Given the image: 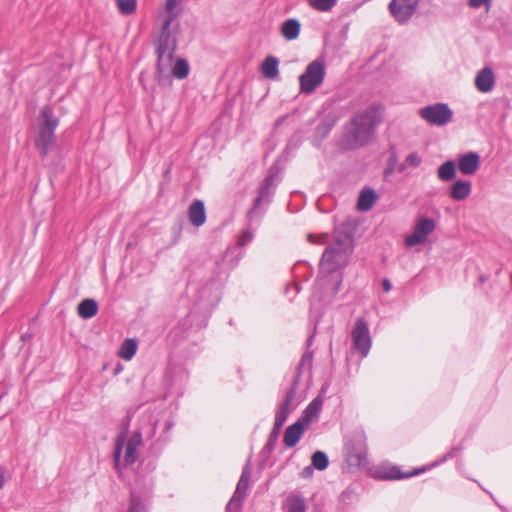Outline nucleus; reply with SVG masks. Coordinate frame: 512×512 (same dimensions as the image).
Listing matches in <instances>:
<instances>
[{
    "label": "nucleus",
    "instance_id": "8fccbe9b",
    "mask_svg": "<svg viewBox=\"0 0 512 512\" xmlns=\"http://www.w3.org/2000/svg\"><path fill=\"white\" fill-rule=\"evenodd\" d=\"M158 83L162 86H168V87H171L172 86V79L168 76H161L159 77L158 79Z\"/></svg>",
    "mask_w": 512,
    "mask_h": 512
},
{
    "label": "nucleus",
    "instance_id": "58836bf2",
    "mask_svg": "<svg viewBox=\"0 0 512 512\" xmlns=\"http://www.w3.org/2000/svg\"><path fill=\"white\" fill-rule=\"evenodd\" d=\"M421 162V157L416 152H412L406 157L404 162L398 166V172H404L407 167L417 168L421 164Z\"/></svg>",
    "mask_w": 512,
    "mask_h": 512
},
{
    "label": "nucleus",
    "instance_id": "6e6d98bb",
    "mask_svg": "<svg viewBox=\"0 0 512 512\" xmlns=\"http://www.w3.org/2000/svg\"><path fill=\"white\" fill-rule=\"evenodd\" d=\"M4 472L0 469V489L4 486Z\"/></svg>",
    "mask_w": 512,
    "mask_h": 512
},
{
    "label": "nucleus",
    "instance_id": "a211bd4d",
    "mask_svg": "<svg viewBox=\"0 0 512 512\" xmlns=\"http://www.w3.org/2000/svg\"><path fill=\"white\" fill-rule=\"evenodd\" d=\"M277 182V173L269 172L258 189L257 197L254 200L256 205L269 204L271 202Z\"/></svg>",
    "mask_w": 512,
    "mask_h": 512
},
{
    "label": "nucleus",
    "instance_id": "cd10ccee",
    "mask_svg": "<svg viewBox=\"0 0 512 512\" xmlns=\"http://www.w3.org/2000/svg\"><path fill=\"white\" fill-rule=\"evenodd\" d=\"M285 512H306V503L300 493H290L284 502Z\"/></svg>",
    "mask_w": 512,
    "mask_h": 512
},
{
    "label": "nucleus",
    "instance_id": "473e14b6",
    "mask_svg": "<svg viewBox=\"0 0 512 512\" xmlns=\"http://www.w3.org/2000/svg\"><path fill=\"white\" fill-rule=\"evenodd\" d=\"M437 176L443 182L453 180L456 176V163L453 160H448L441 164L438 167Z\"/></svg>",
    "mask_w": 512,
    "mask_h": 512
},
{
    "label": "nucleus",
    "instance_id": "f3484780",
    "mask_svg": "<svg viewBox=\"0 0 512 512\" xmlns=\"http://www.w3.org/2000/svg\"><path fill=\"white\" fill-rule=\"evenodd\" d=\"M357 231V223L354 220L347 219L335 226L333 230V241L354 247V237Z\"/></svg>",
    "mask_w": 512,
    "mask_h": 512
},
{
    "label": "nucleus",
    "instance_id": "de8ad7c7",
    "mask_svg": "<svg viewBox=\"0 0 512 512\" xmlns=\"http://www.w3.org/2000/svg\"><path fill=\"white\" fill-rule=\"evenodd\" d=\"M314 469L315 468L312 465L304 467L300 473L301 477L304 479L312 477Z\"/></svg>",
    "mask_w": 512,
    "mask_h": 512
},
{
    "label": "nucleus",
    "instance_id": "13d9d810",
    "mask_svg": "<svg viewBox=\"0 0 512 512\" xmlns=\"http://www.w3.org/2000/svg\"><path fill=\"white\" fill-rule=\"evenodd\" d=\"M294 288H295L296 292H297V293H299V291H300V285H299L298 283H295V284H294Z\"/></svg>",
    "mask_w": 512,
    "mask_h": 512
},
{
    "label": "nucleus",
    "instance_id": "a878e982",
    "mask_svg": "<svg viewBox=\"0 0 512 512\" xmlns=\"http://www.w3.org/2000/svg\"><path fill=\"white\" fill-rule=\"evenodd\" d=\"M301 30V23L296 18H289L285 20L281 27L280 33L287 41H293L298 38Z\"/></svg>",
    "mask_w": 512,
    "mask_h": 512
},
{
    "label": "nucleus",
    "instance_id": "b1692460",
    "mask_svg": "<svg viewBox=\"0 0 512 512\" xmlns=\"http://www.w3.org/2000/svg\"><path fill=\"white\" fill-rule=\"evenodd\" d=\"M304 433V423L301 419L288 426L284 432L283 442L288 448H292L297 445Z\"/></svg>",
    "mask_w": 512,
    "mask_h": 512
},
{
    "label": "nucleus",
    "instance_id": "49530a36",
    "mask_svg": "<svg viewBox=\"0 0 512 512\" xmlns=\"http://www.w3.org/2000/svg\"><path fill=\"white\" fill-rule=\"evenodd\" d=\"M328 238H329V235L327 233L322 234L319 237H317L313 234L308 235L309 242L313 243V244H324L327 242Z\"/></svg>",
    "mask_w": 512,
    "mask_h": 512
},
{
    "label": "nucleus",
    "instance_id": "39448f33",
    "mask_svg": "<svg viewBox=\"0 0 512 512\" xmlns=\"http://www.w3.org/2000/svg\"><path fill=\"white\" fill-rule=\"evenodd\" d=\"M142 444V434L139 431L133 432L125 441L123 436H118L113 451V464L119 476L127 467L133 465L139 457L138 447Z\"/></svg>",
    "mask_w": 512,
    "mask_h": 512
},
{
    "label": "nucleus",
    "instance_id": "bf43d9fd",
    "mask_svg": "<svg viewBox=\"0 0 512 512\" xmlns=\"http://www.w3.org/2000/svg\"><path fill=\"white\" fill-rule=\"evenodd\" d=\"M479 280H480V282H484V281H486V278H485V276L482 275V276H480Z\"/></svg>",
    "mask_w": 512,
    "mask_h": 512
},
{
    "label": "nucleus",
    "instance_id": "c9c22d12",
    "mask_svg": "<svg viewBox=\"0 0 512 512\" xmlns=\"http://www.w3.org/2000/svg\"><path fill=\"white\" fill-rule=\"evenodd\" d=\"M190 72V65L184 58L176 60L172 67V74L176 79L182 80L188 77Z\"/></svg>",
    "mask_w": 512,
    "mask_h": 512
},
{
    "label": "nucleus",
    "instance_id": "c756f323",
    "mask_svg": "<svg viewBox=\"0 0 512 512\" xmlns=\"http://www.w3.org/2000/svg\"><path fill=\"white\" fill-rule=\"evenodd\" d=\"M138 341L135 338H126L119 347L118 356L130 361L137 353Z\"/></svg>",
    "mask_w": 512,
    "mask_h": 512
},
{
    "label": "nucleus",
    "instance_id": "4c0bfd02",
    "mask_svg": "<svg viewBox=\"0 0 512 512\" xmlns=\"http://www.w3.org/2000/svg\"><path fill=\"white\" fill-rule=\"evenodd\" d=\"M311 462H312L311 465L315 469H317L319 471H323L329 465V458H328V456H327V454L325 452H323V451H316L312 455Z\"/></svg>",
    "mask_w": 512,
    "mask_h": 512
},
{
    "label": "nucleus",
    "instance_id": "4be33fe9",
    "mask_svg": "<svg viewBox=\"0 0 512 512\" xmlns=\"http://www.w3.org/2000/svg\"><path fill=\"white\" fill-rule=\"evenodd\" d=\"M480 166V156L476 152L462 154L458 159V168L464 175H473Z\"/></svg>",
    "mask_w": 512,
    "mask_h": 512
},
{
    "label": "nucleus",
    "instance_id": "20e7f679",
    "mask_svg": "<svg viewBox=\"0 0 512 512\" xmlns=\"http://www.w3.org/2000/svg\"><path fill=\"white\" fill-rule=\"evenodd\" d=\"M255 230L256 228L248 226L238 237L237 243L234 246L228 247L223 256L210 259L215 266L214 278H219L222 274L226 273V266L228 270H232L239 264L244 257L242 248L252 242Z\"/></svg>",
    "mask_w": 512,
    "mask_h": 512
},
{
    "label": "nucleus",
    "instance_id": "a18cd8bd",
    "mask_svg": "<svg viewBox=\"0 0 512 512\" xmlns=\"http://www.w3.org/2000/svg\"><path fill=\"white\" fill-rule=\"evenodd\" d=\"M337 2H309L314 10L319 12H329L333 9Z\"/></svg>",
    "mask_w": 512,
    "mask_h": 512
},
{
    "label": "nucleus",
    "instance_id": "1a4fd4ad",
    "mask_svg": "<svg viewBox=\"0 0 512 512\" xmlns=\"http://www.w3.org/2000/svg\"><path fill=\"white\" fill-rule=\"evenodd\" d=\"M188 379L189 373L184 366L169 363L163 379L164 398L183 396Z\"/></svg>",
    "mask_w": 512,
    "mask_h": 512
},
{
    "label": "nucleus",
    "instance_id": "37998d69",
    "mask_svg": "<svg viewBox=\"0 0 512 512\" xmlns=\"http://www.w3.org/2000/svg\"><path fill=\"white\" fill-rule=\"evenodd\" d=\"M116 4L122 15H131L137 9V2H116Z\"/></svg>",
    "mask_w": 512,
    "mask_h": 512
},
{
    "label": "nucleus",
    "instance_id": "dca6fc26",
    "mask_svg": "<svg viewBox=\"0 0 512 512\" xmlns=\"http://www.w3.org/2000/svg\"><path fill=\"white\" fill-rule=\"evenodd\" d=\"M250 477H251V468H250V464L247 463L243 467L240 479L236 486V490L226 506V512H230L233 509H235L236 511L240 510L242 501L244 500V498L246 497V494H247Z\"/></svg>",
    "mask_w": 512,
    "mask_h": 512
},
{
    "label": "nucleus",
    "instance_id": "412c9836",
    "mask_svg": "<svg viewBox=\"0 0 512 512\" xmlns=\"http://www.w3.org/2000/svg\"><path fill=\"white\" fill-rule=\"evenodd\" d=\"M495 73L489 66L480 69L474 79L476 89L481 93H490L495 87Z\"/></svg>",
    "mask_w": 512,
    "mask_h": 512
},
{
    "label": "nucleus",
    "instance_id": "ea45409f",
    "mask_svg": "<svg viewBox=\"0 0 512 512\" xmlns=\"http://www.w3.org/2000/svg\"><path fill=\"white\" fill-rule=\"evenodd\" d=\"M129 512H147L146 505L134 489L131 491Z\"/></svg>",
    "mask_w": 512,
    "mask_h": 512
},
{
    "label": "nucleus",
    "instance_id": "603ef678",
    "mask_svg": "<svg viewBox=\"0 0 512 512\" xmlns=\"http://www.w3.org/2000/svg\"><path fill=\"white\" fill-rule=\"evenodd\" d=\"M382 288L384 290V292H389L392 288V284H391V281L388 279V278H384L382 280Z\"/></svg>",
    "mask_w": 512,
    "mask_h": 512
},
{
    "label": "nucleus",
    "instance_id": "ddd939ff",
    "mask_svg": "<svg viewBox=\"0 0 512 512\" xmlns=\"http://www.w3.org/2000/svg\"><path fill=\"white\" fill-rule=\"evenodd\" d=\"M351 338L353 349L360 353L361 358L367 357L372 346V338L368 322L364 317L356 319L351 330Z\"/></svg>",
    "mask_w": 512,
    "mask_h": 512
},
{
    "label": "nucleus",
    "instance_id": "393cba45",
    "mask_svg": "<svg viewBox=\"0 0 512 512\" xmlns=\"http://www.w3.org/2000/svg\"><path fill=\"white\" fill-rule=\"evenodd\" d=\"M388 154L386 166L383 170V180L385 182H390L391 176L398 171V166L401 164L399 163L398 151L394 145L389 147Z\"/></svg>",
    "mask_w": 512,
    "mask_h": 512
},
{
    "label": "nucleus",
    "instance_id": "4d7b16f0",
    "mask_svg": "<svg viewBox=\"0 0 512 512\" xmlns=\"http://www.w3.org/2000/svg\"><path fill=\"white\" fill-rule=\"evenodd\" d=\"M312 341H313V335H311V336L309 337V339L307 340V345H308V347L312 345Z\"/></svg>",
    "mask_w": 512,
    "mask_h": 512
},
{
    "label": "nucleus",
    "instance_id": "a19ab883",
    "mask_svg": "<svg viewBox=\"0 0 512 512\" xmlns=\"http://www.w3.org/2000/svg\"><path fill=\"white\" fill-rule=\"evenodd\" d=\"M291 412H292V409H286V408L279 407L275 414L273 428L281 430Z\"/></svg>",
    "mask_w": 512,
    "mask_h": 512
},
{
    "label": "nucleus",
    "instance_id": "bb28decb",
    "mask_svg": "<svg viewBox=\"0 0 512 512\" xmlns=\"http://www.w3.org/2000/svg\"><path fill=\"white\" fill-rule=\"evenodd\" d=\"M323 407V398L321 395L315 397L303 411L302 419L306 425H309L315 418L318 417Z\"/></svg>",
    "mask_w": 512,
    "mask_h": 512
},
{
    "label": "nucleus",
    "instance_id": "423d86ee",
    "mask_svg": "<svg viewBox=\"0 0 512 512\" xmlns=\"http://www.w3.org/2000/svg\"><path fill=\"white\" fill-rule=\"evenodd\" d=\"M59 125V118L55 116L51 106L46 105L41 109L40 126L34 139L35 148L41 157L48 156L55 144V130Z\"/></svg>",
    "mask_w": 512,
    "mask_h": 512
},
{
    "label": "nucleus",
    "instance_id": "9d476101",
    "mask_svg": "<svg viewBox=\"0 0 512 512\" xmlns=\"http://www.w3.org/2000/svg\"><path fill=\"white\" fill-rule=\"evenodd\" d=\"M312 366H313V352L307 350L301 357L300 362L296 368L292 383L288 391L286 392V395L284 397V400L279 405L280 408H286V409H294L296 407V404H294V400L297 394V390L299 387V383L301 380L302 375L307 372L309 379L312 378Z\"/></svg>",
    "mask_w": 512,
    "mask_h": 512
},
{
    "label": "nucleus",
    "instance_id": "6e6552de",
    "mask_svg": "<svg viewBox=\"0 0 512 512\" xmlns=\"http://www.w3.org/2000/svg\"><path fill=\"white\" fill-rule=\"evenodd\" d=\"M460 446H455L451 448L447 453H445L441 458L437 459L433 463L423 466L421 468L413 469L412 471L402 473L399 466L392 465L388 467H381L376 471V478L381 480H400L405 478H410L414 476H418L434 467L439 466L440 464L452 459L456 452L460 451Z\"/></svg>",
    "mask_w": 512,
    "mask_h": 512
},
{
    "label": "nucleus",
    "instance_id": "e433bc0d",
    "mask_svg": "<svg viewBox=\"0 0 512 512\" xmlns=\"http://www.w3.org/2000/svg\"><path fill=\"white\" fill-rule=\"evenodd\" d=\"M337 122V117L334 115H327L321 123H319L316 127V133L320 135L322 138H325L329 135L332 128L335 126Z\"/></svg>",
    "mask_w": 512,
    "mask_h": 512
},
{
    "label": "nucleus",
    "instance_id": "5fc2aeb1",
    "mask_svg": "<svg viewBox=\"0 0 512 512\" xmlns=\"http://www.w3.org/2000/svg\"><path fill=\"white\" fill-rule=\"evenodd\" d=\"M286 117L287 116H282V117L278 118L275 122V127H279L283 123V121L286 119Z\"/></svg>",
    "mask_w": 512,
    "mask_h": 512
},
{
    "label": "nucleus",
    "instance_id": "5701e85b",
    "mask_svg": "<svg viewBox=\"0 0 512 512\" xmlns=\"http://www.w3.org/2000/svg\"><path fill=\"white\" fill-rule=\"evenodd\" d=\"M188 219L192 226L200 227L206 222L205 204L200 199H195L188 208Z\"/></svg>",
    "mask_w": 512,
    "mask_h": 512
},
{
    "label": "nucleus",
    "instance_id": "09e8293b",
    "mask_svg": "<svg viewBox=\"0 0 512 512\" xmlns=\"http://www.w3.org/2000/svg\"><path fill=\"white\" fill-rule=\"evenodd\" d=\"M468 4L473 8H479L484 5L486 11H489L491 6V2H468Z\"/></svg>",
    "mask_w": 512,
    "mask_h": 512
},
{
    "label": "nucleus",
    "instance_id": "9b49d317",
    "mask_svg": "<svg viewBox=\"0 0 512 512\" xmlns=\"http://www.w3.org/2000/svg\"><path fill=\"white\" fill-rule=\"evenodd\" d=\"M326 75L325 62L317 58L310 62L304 73L299 76L300 90L302 93H313L324 81Z\"/></svg>",
    "mask_w": 512,
    "mask_h": 512
},
{
    "label": "nucleus",
    "instance_id": "3c124183",
    "mask_svg": "<svg viewBox=\"0 0 512 512\" xmlns=\"http://www.w3.org/2000/svg\"><path fill=\"white\" fill-rule=\"evenodd\" d=\"M215 285H216V284H215V282H214V280H213L211 283H209V285H208V289H209V290L213 289V288L215 287ZM206 290H207V287H204V288H202V289L199 291V294H200V295H199V298H200V300H201V301L203 300V298H204V296H205Z\"/></svg>",
    "mask_w": 512,
    "mask_h": 512
},
{
    "label": "nucleus",
    "instance_id": "aec40b11",
    "mask_svg": "<svg viewBox=\"0 0 512 512\" xmlns=\"http://www.w3.org/2000/svg\"><path fill=\"white\" fill-rule=\"evenodd\" d=\"M419 2H389V11L399 23L407 22L415 13Z\"/></svg>",
    "mask_w": 512,
    "mask_h": 512
},
{
    "label": "nucleus",
    "instance_id": "7c9ffc66",
    "mask_svg": "<svg viewBox=\"0 0 512 512\" xmlns=\"http://www.w3.org/2000/svg\"><path fill=\"white\" fill-rule=\"evenodd\" d=\"M261 72L268 79H275L279 74V60L275 56H268L261 65Z\"/></svg>",
    "mask_w": 512,
    "mask_h": 512
},
{
    "label": "nucleus",
    "instance_id": "f03ea898",
    "mask_svg": "<svg viewBox=\"0 0 512 512\" xmlns=\"http://www.w3.org/2000/svg\"><path fill=\"white\" fill-rule=\"evenodd\" d=\"M383 106L372 103L356 113L346 125L341 145L346 150H354L368 144L382 121Z\"/></svg>",
    "mask_w": 512,
    "mask_h": 512
},
{
    "label": "nucleus",
    "instance_id": "2f4dec72",
    "mask_svg": "<svg viewBox=\"0 0 512 512\" xmlns=\"http://www.w3.org/2000/svg\"><path fill=\"white\" fill-rule=\"evenodd\" d=\"M78 315L83 319H90L98 312V303L94 299H84L77 308Z\"/></svg>",
    "mask_w": 512,
    "mask_h": 512
},
{
    "label": "nucleus",
    "instance_id": "f257e3e1",
    "mask_svg": "<svg viewBox=\"0 0 512 512\" xmlns=\"http://www.w3.org/2000/svg\"><path fill=\"white\" fill-rule=\"evenodd\" d=\"M182 13L181 2H165V6L157 12L153 44L157 56L158 72H163V62L165 60L170 62L178 48Z\"/></svg>",
    "mask_w": 512,
    "mask_h": 512
},
{
    "label": "nucleus",
    "instance_id": "864d4df0",
    "mask_svg": "<svg viewBox=\"0 0 512 512\" xmlns=\"http://www.w3.org/2000/svg\"><path fill=\"white\" fill-rule=\"evenodd\" d=\"M123 371V366L121 363H118L116 367L114 368L113 374L118 375Z\"/></svg>",
    "mask_w": 512,
    "mask_h": 512
},
{
    "label": "nucleus",
    "instance_id": "c85d7f7f",
    "mask_svg": "<svg viewBox=\"0 0 512 512\" xmlns=\"http://www.w3.org/2000/svg\"><path fill=\"white\" fill-rule=\"evenodd\" d=\"M472 191V185L470 181L457 180L451 187L450 196L456 201L465 200Z\"/></svg>",
    "mask_w": 512,
    "mask_h": 512
},
{
    "label": "nucleus",
    "instance_id": "7ed1b4c3",
    "mask_svg": "<svg viewBox=\"0 0 512 512\" xmlns=\"http://www.w3.org/2000/svg\"><path fill=\"white\" fill-rule=\"evenodd\" d=\"M354 247L332 241L324 250L319 263L318 281L330 284L332 294L340 291L343 282V269L348 265Z\"/></svg>",
    "mask_w": 512,
    "mask_h": 512
},
{
    "label": "nucleus",
    "instance_id": "72a5a7b5",
    "mask_svg": "<svg viewBox=\"0 0 512 512\" xmlns=\"http://www.w3.org/2000/svg\"><path fill=\"white\" fill-rule=\"evenodd\" d=\"M377 200V194L373 189L363 190L358 199V209L361 211L370 210Z\"/></svg>",
    "mask_w": 512,
    "mask_h": 512
},
{
    "label": "nucleus",
    "instance_id": "c03bdc74",
    "mask_svg": "<svg viewBox=\"0 0 512 512\" xmlns=\"http://www.w3.org/2000/svg\"><path fill=\"white\" fill-rule=\"evenodd\" d=\"M356 500V494L353 489L347 488L340 495V502L348 506Z\"/></svg>",
    "mask_w": 512,
    "mask_h": 512
},
{
    "label": "nucleus",
    "instance_id": "2eb2a0df",
    "mask_svg": "<svg viewBox=\"0 0 512 512\" xmlns=\"http://www.w3.org/2000/svg\"><path fill=\"white\" fill-rule=\"evenodd\" d=\"M435 227L436 225L433 219L428 217L421 218L414 226L412 234L405 237V244L408 247L423 244L427 240L428 235L435 230Z\"/></svg>",
    "mask_w": 512,
    "mask_h": 512
},
{
    "label": "nucleus",
    "instance_id": "f704fd0d",
    "mask_svg": "<svg viewBox=\"0 0 512 512\" xmlns=\"http://www.w3.org/2000/svg\"><path fill=\"white\" fill-rule=\"evenodd\" d=\"M265 214V209L261 205H256L254 202L253 207L247 213L248 226L257 227L260 225L261 220Z\"/></svg>",
    "mask_w": 512,
    "mask_h": 512
},
{
    "label": "nucleus",
    "instance_id": "4468645a",
    "mask_svg": "<svg viewBox=\"0 0 512 512\" xmlns=\"http://www.w3.org/2000/svg\"><path fill=\"white\" fill-rule=\"evenodd\" d=\"M175 425L173 417L169 416L165 419L155 420L150 428L149 435L156 437L155 441L152 442L151 447L154 450L160 451L170 441L171 431Z\"/></svg>",
    "mask_w": 512,
    "mask_h": 512
},
{
    "label": "nucleus",
    "instance_id": "0eeeda50",
    "mask_svg": "<svg viewBox=\"0 0 512 512\" xmlns=\"http://www.w3.org/2000/svg\"><path fill=\"white\" fill-rule=\"evenodd\" d=\"M344 455L349 466L361 467L368 464V445L364 431L356 430L346 440Z\"/></svg>",
    "mask_w": 512,
    "mask_h": 512
},
{
    "label": "nucleus",
    "instance_id": "6ab92c4d",
    "mask_svg": "<svg viewBox=\"0 0 512 512\" xmlns=\"http://www.w3.org/2000/svg\"><path fill=\"white\" fill-rule=\"evenodd\" d=\"M277 182V173L269 172L258 189L257 197L254 200L256 205L269 204L271 202Z\"/></svg>",
    "mask_w": 512,
    "mask_h": 512
},
{
    "label": "nucleus",
    "instance_id": "79ce46f5",
    "mask_svg": "<svg viewBox=\"0 0 512 512\" xmlns=\"http://www.w3.org/2000/svg\"><path fill=\"white\" fill-rule=\"evenodd\" d=\"M280 431V429L272 428L268 436L267 442L263 448V452L270 453L274 450L279 438Z\"/></svg>",
    "mask_w": 512,
    "mask_h": 512
},
{
    "label": "nucleus",
    "instance_id": "f8f14e48",
    "mask_svg": "<svg viewBox=\"0 0 512 512\" xmlns=\"http://www.w3.org/2000/svg\"><path fill=\"white\" fill-rule=\"evenodd\" d=\"M418 114L428 124L438 127L448 124L453 118L452 109L443 102L424 106L419 109Z\"/></svg>",
    "mask_w": 512,
    "mask_h": 512
}]
</instances>
